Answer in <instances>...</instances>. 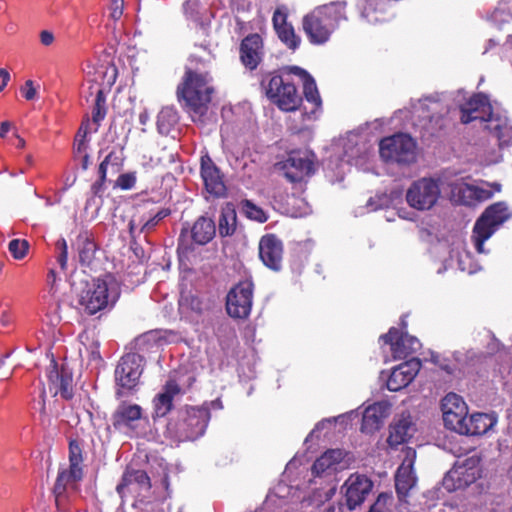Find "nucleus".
<instances>
[{
  "instance_id": "1",
  "label": "nucleus",
  "mask_w": 512,
  "mask_h": 512,
  "mask_svg": "<svg viewBox=\"0 0 512 512\" xmlns=\"http://www.w3.org/2000/svg\"><path fill=\"white\" fill-rule=\"evenodd\" d=\"M347 3L332 1L315 7L302 18V29L313 45L326 44L343 21H347Z\"/></svg>"
},
{
  "instance_id": "2",
  "label": "nucleus",
  "mask_w": 512,
  "mask_h": 512,
  "mask_svg": "<svg viewBox=\"0 0 512 512\" xmlns=\"http://www.w3.org/2000/svg\"><path fill=\"white\" fill-rule=\"evenodd\" d=\"M210 80L206 73L187 70L177 87L178 101L194 122L201 121L207 112L213 93Z\"/></svg>"
},
{
  "instance_id": "3",
  "label": "nucleus",
  "mask_w": 512,
  "mask_h": 512,
  "mask_svg": "<svg viewBox=\"0 0 512 512\" xmlns=\"http://www.w3.org/2000/svg\"><path fill=\"white\" fill-rule=\"evenodd\" d=\"M460 120L464 124L479 120L484 123V129L494 136L499 145H508L512 140V128L505 120L494 115L488 97L478 93L470 97L460 106Z\"/></svg>"
},
{
  "instance_id": "4",
  "label": "nucleus",
  "mask_w": 512,
  "mask_h": 512,
  "mask_svg": "<svg viewBox=\"0 0 512 512\" xmlns=\"http://www.w3.org/2000/svg\"><path fill=\"white\" fill-rule=\"evenodd\" d=\"M118 298L117 284L110 275L93 280L79 296L81 309L94 315L105 309L109 304H114Z\"/></svg>"
},
{
  "instance_id": "5",
  "label": "nucleus",
  "mask_w": 512,
  "mask_h": 512,
  "mask_svg": "<svg viewBox=\"0 0 512 512\" xmlns=\"http://www.w3.org/2000/svg\"><path fill=\"white\" fill-rule=\"evenodd\" d=\"M512 212L504 202H497L485 209L477 219L471 240L478 253H485L484 242L510 217Z\"/></svg>"
},
{
  "instance_id": "6",
  "label": "nucleus",
  "mask_w": 512,
  "mask_h": 512,
  "mask_svg": "<svg viewBox=\"0 0 512 512\" xmlns=\"http://www.w3.org/2000/svg\"><path fill=\"white\" fill-rule=\"evenodd\" d=\"M210 420L207 407H189L176 422H169L168 431L179 441H194L201 437Z\"/></svg>"
},
{
  "instance_id": "7",
  "label": "nucleus",
  "mask_w": 512,
  "mask_h": 512,
  "mask_svg": "<svg viewBox=\"0 0 512 512\" xmlns=\"http://www.w3.org/2000/svg\"><path fill=\"white\" fill-rule=\"evenodd\" d=\"M83 456L79 444L71 441L69 444V468L59 471L55 486V503L59 510H65V492L76 490L77 483L83 478Z\"/></svg>"
},
{
  "instance_id": "8",
  "label": "nucleus",
  "mask_w": 512,
  "mask_h": 512,
  "mask_svg": "<svg viewBox=\"0 0 512 512\" xmlns=\"http://www.w3.org/2000/svg\"><path fill=\"white\" fill-rule=\"evenodd\" d=\"M267 97L283 111H295L302 102L294 83L288 77L274 75L266 86Z\"/></svg>"
},
{
  "instance_id": "9",
  "label": "nucleus",
  "mask_w": 512,
  "mask_h": 512,
  "mask_svg": "<svg viewBox=\"0 0 512 512\" xmlns=\"http://www.w3.org/2000/svg\"><path fill=\"white\" fill-rule=\"evenodd\" d=\"M416 145L407 134L399 133L381 140L379 152L387 162L409 164L415 160Z\"/></svg>"
},
{
  "instance_id": "10",
  "label": "nucleus",
  "mask_w": 512,
  "mask_h": 512,
  "mask_svg": "<svg viewBox=\"0 0 512 512\" xmlns=\"http://www.w3.org/2000/svg\"><path fill=\"white\" fill-rule=\"evenodd\" d=\"M441 190L437 180L421 178L414 181L406 192V201L410 207L427 211L433 208L440 198Z\"/></svg>"
},
{
  "instance_id": "11",
  "label": "nucleus",
  "mask_w": 512,
  "mask_h": 512,
  "mask_svg": "<svg viewBox=\"0 0 512 512\" xmlns=\"http://www.w3.org/2000/svg\"><path fill=\"white\" fill-rule=\"evenodd\" d=\"M480 477L479 459L470 457L457 461L443 478V487L448 492L464 489Z\"/></svg>"
},
{
  "instance_id": "12",
  "label": "nucleus",
  "mask_w": 512,
  "mask_h": 512,
  "mask_svg": "<svg viewBox=\"0 0 512 512\" xmlns=\"http://www.w3.org/2000/svg\"><path fill=\"white\" fill-rule=\"evenodd\" d=\"M253 301V283L245 280L235 285L227 294L226 310L233 318L249 316Z\"/></svg>"
},
{
  "instance_id": "13",
  "label": "nucleus",
  "mask_w": 512,
  "mask_h": 512,
  "mask_svg": "<svg viewBox=\"0 0 512 512\" xmlns=\"http://www.w3.org/2000/svg\"><path fill=\"white\" fill-rule=\"evenodd\" d=\"M144 358L137 353H127L121 357L116 369L115 380L124 389L134 388L143 372Z\"/></svg>"
},
{
  "instance_id": "14",
  "label": "nucleus",
  "mask_w": 512,
  "mask_h": 512,
  "mask_svg": "<svg viewBox=\"0 0 512 512\" xmlns=\"http://www.w3.org/2000/svg\"><path fill=\"white\" fill-rule=\"evenodd\" d=\"M441 410L445 426L457 433H460L468 414V407L461 396L455 393H448L441 402Z\"/></svg>"
},
{
  "instance_id": "15",
  "label": "nucleus",
  "mask_w": 512,
  "mask_h": 512,
  "mask_svg": "<svg viewBox=\"0 0 512 512\" xmlns=\"http://www.w3.org/2000/svg\"><path fill=\"white\" fill-rule=\"evenodd\" d=\"M281 165L284 176L293 183L301 182L314 172L313 160L306 151L291 152Z\"/></svg>"
},
{
  "instance_id": "16",
  "label": "nucleus",
  "mask_w": 512,
  "mask_h": 512,
  "mask_svg": "<svg viewBox=\"0 0 512 512\" xmlns=\"http://www.w3.org/2000/svg\"><path fill=\"white\" fill-rule=\"evenodd\" d=\"M372 487L373 483L367 476L361 474L350 475L342 486L348 509L353 510L361 505L370 494Z\"/></svg>"
},
{
  "instance_id": "17",
  "label": "nucleus",
  "mask_w": 512,
  "mask_h": 512,
  "mask_svg": "<svg viewBox=\"0 0 512 512\" xmlns=\"http://www.w3.org/2000/svg\"><path fill=\"white\" fill-rule=\"evenodd\" d=\"M381 339L391 346L395 359L406 358L421 348V343L416 337L402 333L396 328H391L387 334L381 336Z\"/></svg>"
},
{
  "instance_id": "18",
  "label": "nucleus",
  "mask_w": 512,
  "mask_h": 512,
  "mask_svg": "<svg viewBox=\"0 0 512 512\" xmlns=\"http://www.w3.org/2000/svg\"><path fill=\"white\" fill-rule=\"evenodd\" d=\"M420 368L421 361L418 358H411L401 363L392 369L386 383L387 388L395 392L405 388L413 381Z\"/></svg>"
},
{
  "instance_id": "19",
  "label": "nucleus",
  "mask_w": 512,
  "mask_h": 512,
  "mask_svg": "<svg viewBox=\"0 0 512 512\" xmlns=\"http://www.w3.org/2000/svg\"><path fill=\"white\" fill-rule=\"evenodd\" d=\"M201 178L206 191L214 197H222L226 193L223 176L218 167L208 157L201 158Z\"/></svg>"
},
{
  "instance_id": "20",
  "label": "nucleus",
  "mask_w": 512,
  "mask_h": 512,
  "mask_svg": "<svg viewBox=\"0 0 512 512\" xmlns=\"http://www.w3.org/2000/svg\"><path fill=\"white\" fill-rule=\"evenodd\" d=\"M283 245L275 235H265L259 242V256L268 268L279 271L282 265Z\"/></svg>"
},
{
  "instance_id": "21",
  "label": "nucleus",
  "mask_w": 512,
  "mask_h": 512,
  "mask_svg": "<svg viewBox=\"0 0 512 512\" xmlns=\"http://www.w3.org/2000/svg\"><path fill=\"white\" fill-rule=\"evenodd\" d=\"M263 56V41L259 34L246 36L240 45V58L244 66L250 70L257 68Z\"/></svg>"
},
{
  "instance_id": "22",
  "label": "nucleus",
  "mask_w": 512,
  "mask_h": 512,
  "mask_svg": "<svg viewBox=\"0 0 512 512\" xmlns=\"http://www.w3.org/2000/svg\"><path fill=\"white\" fill-rule=\"evenodd\" d=\"M182 386L173 378H170L153 400L154 417L166 416L173 407V399L183 394Z\"/></svg>"
},
{
  "instance_id": "23",
  "label": "nucleus",
  "mask_w": 512,
  "mask_h": 512,
  "mask_svg": "<svg viewBox=\"0 0 512 512\" xmlns=\"http://www.w3.org/2000/svg\"><path fill=\"white\" fill-rule=\"evenodd\" d=\"M390 414L388 402H376L368 406L363 412L361 430L365 433H373L380 429L383 421Z\"/></svg>"
},
{
  "instance_id": "24",
  "label": "nucleus",
  "mask_w": 512,
  "mask_h": 512,
  "mask_svg": "<svg viewBox=\"0 0 512 512\" xmlns=\"http://www.w3.org/2000/svg\"><path fill=\"white\" fill-rule=\"evenodd\" d=\"M497 423L494 414L474 413L466 417L464 427L459 434L478 436L487 433Z\"/></svg>"
},
{
  "instance_id": "25",
  "label": "nucleus",
  "mask_w": 512,
  "mask_h": 512,
  "mask_svg": "<svg viewBox=\"0 0 512 512\" xmlns=\"http://www.w3.org/2000/svg\"><path fill=\"white\" fill-rule=\"evenodd\" d=\"M417 478L413 471V459L406 458L397 469L395 488L400 500H405L409 491L416 485Z\"/></svg>"
},
{
  "instance_id": "26",
  "label": "nucleus",
  "mask_w": 512,
  "mask_h": 512,
  "mask_svg": "<svg viewBox=\"0 0 512 512\" xmlns=\"http://www.w3.org/2000/svg\"><path fill=\"white\" fill-rule=\"evenodd\" d=\"M141 416L142 408L139 405L121 403L112 415V423L117 430L132 428Z\"/></svg>"
},
{
  "instance_id": "27",
  "label": "nucleus",
  "mask_w": 512,
  "mask_h": 512,
  "mask_svg": "<svg viewBox=\"0 0 512 512\" xmlns=\"http://www.w3.org/2000/svg\"><path fill=\"white\" fill-rule=\"evenodd\" d=\"M414 431L415 428L410 415H401V417L390 426L387 442L391 447H396L408 441Z\"/></svg>"
},
{
  "instance_id": "28",
  "label": "nucleus",
  "mask_w": 512,
  "mask_h": 512,
  "mask_svg": "<svg viewBox=\"0 0 512 512\" xmlns=\"http://www.w3.org/2000/svg\"><path fill=\"white\" fill-rule=\"evenodd\" d=\"M342 459V450H328L314 462L312 466V473L316 476L330 475L337 470V465Z\"/></svg>"
},
{
  "instance_id": "29",
  "label": "nucleus",
  "mask_w": 512,
  "mask_h": 512,
  "mask_svg": "<svg viewBox=\"0 0 512 512\" xmlns=\"http://www.w3.org/2000/svg\"><path fill=\"white\" fill-rule=\"evenodd\" d=\"M48 380L54 386V394L60 393L65 399H71L73 396L72 390V375L66 370L59 371L56 364L53 363L48 372Z\"/></svg>"
},
{
  "instance_id": "30",
  "label": "nucleus",
  "mask_w": 512,
  "mask_h": 512,
  "mask_svg": "<svg viewBox=\"0 0 512 512\" xmlns=\"http://www.w3.org/2000/svg\"><path fill=\"white\" fill-rule=\"evenodd\" d=\"M131 485H137L140 491L149 490L151 488L150 478L145 471L128 467L122 476L121 482L116 487L121 499L124 497V490Z\"/></svg>"
},
{
  "instance_id": "31",
  "label": "nucleus",
  "mask_w": 512,
  "mask_h": 512,
  "mask_svg": "<svg viewBox=\"0 0 512 512\" xmlns=\"http://www.w3.org/2000/svg\"><path fill=\"white\" fill-rule=\"evenodd\" d=\"M121 165L122 157L114 151H111L104 158V160L99 165V180L96 181L91 187V191L95 196H101V194L104 191V183L106 181V176L108 173V166H111L112 173H118Z\"/></svg>"
},
{
  "instance_id": "32",
  "label": "nucleus",
  "mask_w": 512,
  "mask_h": 512,
  "mask_svg": "<svg viewBox=\"0 0 512 512\" xmlns=\"http://www.w3.org/2000/svg\"><path fill=\"white\" fill-rule=\"evenodd\" d=\"M383 0H357V7L361 17L367 22L375 24L386 19Z\"/></svg>"
},
{
  "instance_id": "33",
  "label": "nucleus",
  "mask_w": 512,
  "mask_h": 512,
  "mask_svg": "<svg viewBox=\"0 0 512 512\" xmlns=\"http://www.w3.org/2000/svg\"><path fill=\"white\" fill-rule=\"evenodd\" d=\"M216 233L215 223L211 218L199 217L191 228V237L199 245L210 242Z\"/></svg>"
},
{
  "instance_id": "34",
  "label": "nucleus",
  "mask_w": 512,
  "mask_h": 512,
  "mask_svg": "<svg viewBox=\"0 0 512 512\" xmlns=\"http://www.w3.org/2000/svg\"><path fill=\"white\" fill-rule=\"evenodd\" d=\"M417 110L420 112L419 116L432 121L446 112V106L442 103L439 95H433L419 100Z\"/></svg>"
},
{
  "instance_id": "35",
  "label": "nucleus",
  "mask_w": 512,
  "mask_h": 512,
  "mask_svg": "<svg viewBox=\"0 0 512 512\" xmlns=\"http://www.w3.org/2000/svg\"><path fill=\"white\" fill-rule=\"evenodd\" d=\"M76 247L79 260L84 265H89L96 254L97 246L94 238L88 232L80 233L76 239Z\"/></svg>"
},
{
  "instance_id": "36",
  "label": "nucleus",
  "mask_w": 512,
  "mask_h": 512,
  "mask_svg": "<svg viewBox=\"0 0 512 512\" xmlns=\"http://www.w3.org/2000/svg\"><path fill=\"white\" fill-rule=\"evenodd\" d=\"M237 224V215L234 206L227 203L222 207L218 220V231L220 236L226 237L234 234Z\"/></svg>"
},
{
  "instance_id": "37",
  "label": "nucleus",
  "mask_w": 512,
  "mask_h": 512,
  "mask_svg": "<svg viewBox=\"0 0 512 512\" xmlns=\"http://www.w3.org/2000/svg\"><path fill=\"white\" fill-rule=\"evenodd\" d=\"M179 309L187 317H198L204 313L206 305L198 296L189 293L181 296Z\"/></svg>"
},
{
  "instance_id": "38",
  "label": "nucleus",
  "mask_w": 512,
  "mask_h": 512,
  "mask_svg": "<svg viewBox=\"0 0 512 512\" xmlns=\"http://www.w3.org/2000/svg\"><path fill=\"white\" fill-rule=\"evenodd\" d=\"M451 193L455 201L463 205L471 206L476 203L475 185L457 181L451 185Z\"/></svg>"
},
{
  "instance_id": "39",
  "label": "nucleus",
  "mask_w": 512,
  "mask_h": 512,
  "mask_svg": "<svg viewBox=\"0 0 512 512\" xmlns=\"http://www.w3.org/2000/svg\"><path fill=\"white\" fill-rule=\"evenodd\" d=\"M91 94L95 93L94 106L92 110V119L99 124L106 116V99L103 90L97 85L90 86Z\"/></svg>"
},
{
  "instance_id": "40",
  "label": "nucleus",
  "mask_w": 512,
  "mask_h": 512,
  "mask_svg": "<svg viewBox=\"0 0 512 512\" xmlns=\"http://www.w3.org/2000/svg\"><path fill=\"white\" fill-rule=\"evenodd\" d=\"M492 22L500 29L503 25L512 21V0H503L499 2L491 15Z\"/></svg>"
},
{
  "instance_id": "41",
  "label": "nucleus",
  "mask_w": 512,
  "mask_h": 512,
  "mask_svg": "<svg viewBox=\"0 0 512 512\" xmlns=\"http://www.w3.org/2000/svg\"><path fill=\"white\" fill-rule=\"evenodd\" d=\"M240 211L250 220L264 223L268 219L267 213L254 202L244 199L240 203Z\"/></svg>"
},
{
  "instance_id": "42",
  "label": "nucleus",
  "mask_w": 512,
  "mask_h": 512,
  "mask_svg": "<svg viewBox=\"0 0 512 512\" xmlns=\"http://www.w3.org/2000/svg\"><path fill=\"white\" fill-rule=\"evenodd\" d=\"M178 121L177 111L172 107L163 108L157 117V126L160 133H168L170 127Z\"/></svg>"
},
{
  "instance_id": "43",
  "label": "nucleus",
  "mask_w": 512,
  "mask_h": 512,
  "mask_svg": "<svg viewBox=\"0 0 512 512\" xmlns=\"http://www.w3.org/2000/svg\"><path fill=\"white\" fill-rule=\"evenodd\" d=\"M276 33L281 42L291 50H296L301 44V38L296 34L292 24L276 30Z\"/></svg>"
},
{
  "instance_id": "44",
  "label": "nucleus",
  "mask_w": 512,
  "mask_h": 512,
  "mask_svg": "<svg viewBox=\"0 0 512 512\" xmlns=\"http://www.w3.org/2000/svg\"><path fill=\"white\" fill-rule=\"evenodd\" d=\"M303 84V93L306 100L312 103L315 108H319L321 106V98L315 83V80L310 76L306 77V80L302 82Z\"/></svg>"
},
{
  "instance_id": "45",
  "label": "nucleus",
  "mask_w": 512,
  "mask_h": 512,
  "mask_svg": "<svg viewBox=\"0 0 512 512\" xmlns=\"http://www.w3.org/2000/svg\"><path fill=\"white\" fill-rule=\"evenodd\" d=\"M501 185L498 183H486L483 185H475V201L482 202L490 199L496 192H500Z\"/></svg>"
},
{
  "instance_id": "46",
  "label": "nucleus",
  "mask_w": 512,
  "mask_h": 512,
  "mask_svg": "<svg viewBox=\"0 0 512 512\" xmlns=\"http://www.w3.org/2000/svg\"><path fill=\"white\" fill-rule=\"evenodd\" d=\"M104 69H106V68L103 66H101L100 68H96L89 60L85 61L83 63V67H82V70H83L87 80L90 82H93L95 84H97L99 82L100 76L104 75L106 73V71H104Z\"/></svg>"
},
{
  "instance_id": "47",
  "label": "nucleus",
  "mask_w": 512,
  "mask_h": 512,
  "mask_svg": "<svg viewBox=\"0 0 512 512\" xmlns=\"http://www.w3.org/2000/svg\"><path fill=\"white\" fill-rule=\"evenodd\" d=\"M287 18H288L287 7L284 5L278 6L275 9V11L273 13V17H272V23H273V27H274L275 31L281 29L282 27H286V26L290 25V23L287 22Z\"/></svg>"
},
{
  "instance_id": "48",
  "label": "nucleus",
  "mask_w": 512,
  "mask_h": 512,
  "mask_svg": "<svg viewBox=\"0 0 512 512\" xmlns=\"http://www.w3.org/2000/svg\"><path fill=\"white\" fill-rule=\"evenodd\" d=\"M335 492V486H331L327 489H321L313 493V495L310 498V501L313 505L320 506L324 504L326 501H329L335 495Z\"/></svg>"
},
{
  "instance_id": "49",
  "label": "nucleus",
  "mask_w": 512,
  "mask_h": 512,
  "mask_svg": "<svg viewBox=\"0 0 512 512\" xmlns=\"http://www.w3.org/2000/svg\"><path fill=\"white\" fill-rule=\"evenodd\" d=\"M28 247V242L20 239L10 241L8 245V249L15 259H22L26 255Z\"/></svg>"
},
{
  "instance_id": "50",
  "label": "nucleus",
  "mask_w": 512,
  "mask_h": 512,
  "mask_svg": "<svg viewBox=\"0 0 512 512\" xmlns=\"http://www.w3.org/2000/svg\"><path fill=\"white\" fill-rule=\"evenodd\" d=\"M288 204L295 208V210L292 212V216L294 217L305 216L311 211L308 203L304 199H299L293 196L289 198Z\"/></svg>"
},
{
  "instance_id": "51",
  "label": "nucleus",
  "mask_w": 512,
  "mask_h": 512,
  "mask_svg": "<svg viewBox=\"0 0 512 512\" xmlns=\"http://www.w3.org/2000/svg\"><path fill=\"white\" fill-rule=\"evenodd\" d=\"M390 203V198L385 195H376L374 197H370L366 203V208L368 212L377 211L378 209H382L387 207Z\"/></svg>"
},
{
  "instance_id": "52",
  "label": "nucleus",
  "mask_w": 512,
  "mask_h": 512,
  "mask_svg": "<svg viewBox=\"0 0 512 512\" xmlns=\"http://www.w3.org/2000/svg\"><path fill=\"white\" fill-rule=\"evenodd\" d=\"M56 249L58 250L57 262L62 270H66L68 260V246L64 238H61L56 242Z\"/></svg>"
},
{
  "instance_id": "53",
  "label": "nucleus",
  "mask_w": 512,
  "mask_h": 512,
  "mask_svg": "<svg viewBox=\"0 0 512 512\" xmlns=\"http://www.w3.org/2000/svg\"><path fill=\"white\" fill-rule=\"evenodd\" d=\"M170 214L168 209L159 210L154 216L150 217L147 220H142V230H150L154 228L162 219L167 217Z\"/></svg>"
},
{
  "instance_id": "54",
  "label": "nucleus",
  "mask_w": 512,
  "mask_h": 512,
  "mask_svg": "<svg viewBox=\"0 0 512 512\" xmlns=\"http://www.w3.org/2000/svg\"><path fill=\"white\" fill-rule=\"evenodd\" d=\"M117 186L123 190L132 189L136 183L135 173H124L121 174L117 179Z\"/></svg>"
},
{
  "instance_id": "55",
  "label": "nucleus",
  "mask_w": 512,
  "mask_h": 512,
  "mask_svg": "<svg viewBox=\"0 0 512 512\" xmlns=\"http://www.w3.org/2000/svg\"><path fill=\"white\" fill-rule=\"evenodd\" d=\"M21 92L26 100H33L36 97L37 91L34 87V82L32 80H27L24 86L21 88Z\"/></svg>"
},
{
  "instance_id": "56",
  "label": "nucleus",
  "mask_w": 512,
  "mask_h": 512,
  "mask_svg": "<svg viewBox=\"0 0 512 512\" xmlns=\"http://www.w3.org/2000/svg\"><path fill=\"white\" fill-rule=\"evenodd\" d=\"M110 16L114 20H118L123 12V0H111Z\"/></svg>"
},
{
  "instance_id": "57",
  "label": "nucleus",
  "mask_w": 512,
  "mask_h": 512,
  "mask_svg": "<svg viewBox=\"0 0 512 512\" xmlns=\"http://www.w3.org/2000/svg\"><path fill=\"white\" fill-rule=\"evenodd\" d=\"M388 500V496L385 494H380L375 501V503L370 507L368 512H383L386 506V501Z\"/></svg>"
},
{
  "instance_id": "58",
  "label": "nucleus",
  "mask_w": 512,
  "mask_h": 512,
  "mask_svg": "<svg viewBox=\"0 0 512 512\" xmlns=\"http://www.w3.org/2000/svg\"><path fill=\"white\" fill-rule=\"evenodd\" d=\"M47 285L51 294H55L57 292V276L54 269H50L48 272Z\"/></svg>"
},
{
  "instance_id": "59",
  "label": "nucleus",
  "mask_w": 512,
  "mask_h": 512,
  "mask_svg": "<svg viewBox=\"0 0 512 512\" xmlns=\"http://www.w3.org/2000/svg\"><path fill=\"white\" fill-rule=\"evenodd\" d=\"M296 75L298 76L302 82L304 80H306V77H310V75L302 68L298 67V66H291L288 68V73L286 75H284V77H288L289 78V75Z\"/></svg>"
},
{
  "instance_id": "60",
  "label": "nucleus",
  "mask_w": 512,
  "mask_h": 512,
  "mask_svg": "<svg viewBox=\"0 0 512 512\" xmlns=\"http://www.w3.org/2000/svg\"><path fill=\"white\" fill-rule=\"evenodd\" d=\"M41 408H40V416H41V421L42 423H50V418L48 417L47 413H46V407H45V398H46V391L45 389H43L41 391Z\"/></svg>"
},
{
  "instance_id": "61",
  "label": "nucleus",
  "mask_w": 512,
  "mask_h": 512,
  "mask_svg": "<svg viewBox=\"0 0 512 512\" xmlns=\"http://www.w3.org/2000/svg\"><path fill=\"white\" fill-rule=\"evenodd\" d=\"M13 322V317L8 309L0 311V324L2 327H8Z\"/></svg>"
},
{
  "instance_id": "62",
  "label": "nucleus",
  "mask_w": 512,
  "mask_h": 512,
  "mask_svg": "<svg viewBox=\"0 0 512 512\" xmlns=\"http://www.w3.org/2000/svg\"><path fill=\"white\" fill-rule=\"evenodd\" d=\"M40 41L44 46H49L54 42V35L48 30H43L40 33Z\"/></svg>"
},
{
  "instance_id": "63",
  "label": "nucleus",
  "mask_w": 512,
  "mask_h": 512,
  "mask_svg": "<svg viewBox=\"0 0 512 512\" xmlns=\"http://www.w3.org/2000/svg\"><path fill=\"white\" fill-rule=\"evenodd\" d=\"M9 80V72L6 69L0 68V92L5 88Z\"/></svg>"
},
{
  "instance_id": "64",
  "label": "nucleus",
  "mask_w": 512,
  "mask_h": 512,
  "mask_svg": "<svg viewBox=\"0 0 512 512\" xmlns=\"http://www.w3.org/2000/svg\"><path fill=\"white\" fill-rule=\"evenodd\" d=\"M333 420L331 419H326V420H323L321 422H319L315 428L311 431L310 435L311 436H314L318 431H320L321 429H324L326 427V425L328 424H331Z\"/></svg>"
}]
</instances>
